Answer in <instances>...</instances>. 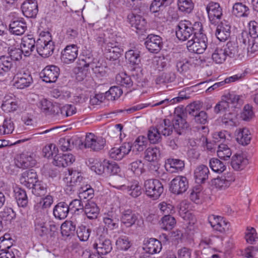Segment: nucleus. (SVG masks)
Returning <instances> with one entry per match:
<instances>
[{"label":"nucleus","instance_id":"nucleus-1","mask_svg":"<svg viewBox=\"0 0 258 258\" xmlns=\"http://www.w3.org/2000/svg\"><path fill=\"white\" fill-rule=\"evenodd\" d=\"M13 74V86L17 89H24L28 88L33 82L30 72L21 66H16Z\"/></svg>","mask_w":258,"mask_h":258},{"label":"nucleus","instance_id":"nucleus-2","mask_svg":"<svg viewBox=\"0 0 258 258\" xmlns=\"http://www.w3.org/2000/svg\"><path fill=\"white\" fill-rule=\"evenodd\" d=\"M54 44L51 40L49 32L46 35L41 36L36 41V48L38 53L43 57H47L52 54L54 49Z\"/></svg>","mask_w":258,"mask_h":258},{"label":"nucleus","instance_id":"nucleus-3","mask_svg":"<svg viewBox=\"0 0 258 258\" xmlns=\"http://www.w3.org/2000/svg\"><path fill=\"white\" fill-rule=\"evenodd\" d=\"M186 46L189 51L197 54L203 53L206 48L208 49L207 37L206 35L201 36L192 37L188 40Z\"/></svg>","mask_w":258,"mask_h":258},{"label":"nucleus","instance_id":"nucleus-4","mask_svg":"<svg viewBox=\"0 0 258 258\" xmlns=\"http://www.w3.org/2000/svg\"><path fill=\"white\" fill-rule=\"evenodd\" d=\"M105 143L106 141L102 137L96 136L92 133H88L84 141V146L92 151H99L104 148Z\"/></svg>","mask_w":258,"mask_h":258},{"label":"nucleus","instance_id":"nucleus-5","mask_svg":"<svg viewBox=\"0 0 258 258\" xmlns=\"http://www.w3.org/2000/svg\"><path fill=\"white\" fill-rule=\"evenodd\" d=\"M191 23L187 20H182L179 22L176 29V36L180 41L188 40L193 36Z\"/></svg>","mask_w":258,"mask_h":258},{"label":"nucleus","instance_id":"nucleus-6","mask_svg":"<svg viewBox=\"0 0 258 258\" xmlns=\"http://www.w3.org/2000/svg\"><path fill=\"white\" fill-rule=\"evenodd\" d=\"M35 154L32 152H23L15 159L16 166L20 168H27L36 164Z\"/></svg>","mask_w":258,"mask_h":258},{"label":"nucleus","instance_id":"nucleus-7","mask_svg":"<svg viewBox=\"0 0 258 258\" xmlns=\"http://www.w3.org/2000/svg\"><path fill=\"white\" fill-rule=\"evenodd\" d=\"M163 191V186L158 179L146 181V195L153 200L158 199Z\"/></svg>","mask_w":258,"mask_h":258},{"label":"nucleus","instance_id":"nucleus-8","mask_svg":"<svg viewBox=\"0 0 258 258\" xmlns=\"http://www.w3.org/2000/svg\"><path fill=\"white\" fill-rule=\"evenodd\" d=\"M209 222L214 230L221 234L226 233L229 230L230 224L221 216L212 215L209 217Z\"/></svg>","mask_w":258,"mask_h":258},{"label":"nucleus","instance_id":"nucleus-9","mask_svg":"<svg viewBox=\"0 0 258 258\" xmlns=\"http://www.w3.org/2000/svg\"><path fill=\"white\" fill-rule=\"evenodd\" d=\"M208 51L212 54V58L216 63H223L227 58L224 48L223 46L211 43L209 44Z\"/></svg>","mask_w":258,"mask_h":258},{"label":"nucleus","instance_id":"nucleus-10","mask_svg":"<svg viewBox=\"0 0 258 258\" xmlns=\"http://www.w3.org/2000/svg\"><path fill=\"white\" fill-rule=\"evenodd\" d=\"M188 187V182L184 176H177L173 178L170 182L171 191L176 195L184 192Z\"/></svg>","mask_w":258,"mask_h":258},{"label":"nucleus","instance_id":"nucleus-11","mask_svg":"<svg viewBox=\"0 0 258 258\" xmlns=\"http://www.w3.org/2000/svg\"><path fill=\"white\" fill-rule=\"evenodd\" d=\"M206 11L209 20L212 24H215L217 20H220L223 15L222 9L216 2H209L207 5Z\"/></svg>","mask_w":258,"mask_h":258},{"label":"nucleus","instance_id":"nucleus-12","mask_svg":"<svg viewBox=\"0 0 258 258\" xmlns=\"http://www.w3.org/2000/svg\"><path fill=\"white\" fill-rule=\"evenodd\" d=\"M189 114L194 117L195 122L198 124H205L208 122V115L205 111H200V105L197 103L190 104Z\"/></svg>","mask_w":258,"mask_h":258},{"label":"nucleus","instance_id":"nucleus-13","mask_svg":"<svg viewBox=\"0 0 258 258\" xmlns=\"http://www.w3.org/2000/svg\"><path fill=\"white\" fill-rule=\"evenodd\" d=\"M110 184L113 187L122 190H126L128 194L134 198L139 196L142 193L141 187L137 181H133L129 183L128 185H125L118 183L112 180Z\"/></svg>","mask_w":258,"mask_h":258},{"label":"nucleus","instance_id":"nucleus-14","mask_svg":"<svg viewBox=\"0 0 258 258\" xmlns=\"http://www.w3.org/2000/svg\"><path fill=\"white\" fill-rule=\"evenodd\" d=\"M68 172V175L63 179L67 186L66 189L70 191L74 190L75 187L81 185L83 177L79 172L76 171L69 170Z\"/></svg>","mask_w":258,"mask_h":258},{"label":"nucleus","instance_id":"nucleus-15","mask_svg":"<svg viewBox=\"0 0 258 258\" xmlns=\"http://www.w3.org/2000/svg\"><path fill=\"white\" fill-rule=\"evenodd\" d=\"M59 75V69L55 66L46 67L40 73V77L46 83H54Z\"/></svg>","mask_w":258,"mask_h":258},{"label":"nucleus","instance_id":"nucleus-16","mask_svg":"<svg viewBox=\"0 0 258 258\" xmlns=\"http://www.w3.org/2000/svg\"><path fill=\"white\" fill-rule=\"evenodd\" d=\"M26 23L23 18L13 19L10 22L9 30L11 34L15 35H22L27 29Z\"/></svg>","mask_w":258,"mask_h":258},{"label":"nucleus","instance_id":"nucleus-17","mask_svg":"<svg viewBox=\"0 0 258 258\" xmlns=\"http://www.w3.org/2000/svg\"><path fill=\"white\" fill-rule=\"evenodd\" d=\"M23 15L30 18H34L38 12V4L36 0H25L21 5Z\"/></svg>","mask_w":258,"mask_h":258},{"label":"nucleus","instance_id":"nucleus-18","mask_svg":"<svg viewBox=\"0 0 258 258\" xmlns=\"http://www.w3.org/2000/svg\"><path fill=\"white\" fill-rule=\"evenodd\" d=\"M163 46L162 38L158 35L149 34L146 37V48L151 53H157Z\"/></svg>","mask_w":258,"mask_h":258},{"label":"nucleus","instance_id":"nucleus-19","mask_svg":"<svg viewBox=\"0 0 258 258\" xmlns=\"http://www.w3.org/2000/svg\"><path fill=\"white\" fill-rule=\"evenodd\" d=\"M78 55V47L77 45H67L61 53V60L64 63L73 62L77 58Z\"/></svg>","mask_w":258,"mask_h":258},{"label":"nucleus","instance_id":"nucleus-20","mask_svg":"<svg viewBox=\"0 0 258 258\" xmlns=\"http://www.w3.org/2000/svg\"><path fill=\"white\" fill-rule=\"evenodd\" d=\"M93 247L97 250V252L101 255H106L109 253L112 249L110 240L102 235L100 236L96 240L93 244Z\"/></svg>","mask_w":258,"mask_h":258},{"label":"nucleus","instance_id":"nucleus-21","mask_svg":"<svg viewBox=\"0 0 258 258\" xmlns=\"http://www.w3.org/2000/svg\"><path fill=\"white\" fill-rule=\"evenodd\" d=\"M36 41L32 34L24 36L21 39V48L25 56H29L36 47Z\"/></svg>","mask_w":258,"mask_h":258},{"label":"nucleus","instance_id":"nucleus-22","mask_svg":"<svg viewBox=\"0 0 258 258\" xmlns=\"http://www.w3.org/2000/svg\"><path fill=\"white\" fill-rule=\"evenodd\" d=\"M20 183L28 188H31L37 181L36 172L33 169L23 172L20 178Z\"/></svg>","mask_w":258,"mask_h":258},{"label":"nucleus","instance_id":"nucleus-23","mask_svg":"<svg viewBox=\"0 0 258 258\" xmlns=\"http://www.w3.org/2000/svg\"><path fill=\"white\" fill-rule=\"evenodd\" d=\"M16 64L7 55L0 56V76H4L9 72H14Z\"/></svg>","mask_w":258,"mask_h":258},{"label":"nucleus","instance_id":"nucleus-24","mask_svg":"<svg viewBox=\"0 0 258 258\" xmlns=\"http://www.w3.org/2000/svg\"><path fill=\"white\" fill-rule=\"evenodd\" d=\"M89 59V58L86 59H79L78 62V64L80 66L79 67L83 69L90 67L91 68L93 72L97 75H100L101 76H103L105 74V71L103 67H101L99 63H97L94 61H88Z\"/></svg>","mask_w":258,"mask_h":258},{"label":"nucleus","instance_id":"nucleus-25","mask_svg":"<svg viewBox=\"0 0 258 258\" xmlns=\"http://www.w3.org/2000/svg\"><path fill=\"white\" fill-rule=\"evenodd\" d=\"M231 26L227 22H221L218 25L215 35L220 41L226 40L230 36Z\"/></svg>","mask_w":258,"mask_h":258},{"label":"nucleus","instance_id":"nucleus-26","mask_svg":"<svg viewBox=\"0 0 258 258\" xmlns=\"http://www.w3.org/2000/svg\"><path fill=\"white\" fill-rule=\"evenodd\" d=\"M53 202V198L50 195H47L41 198L34 206V210L38 213H45L51 207Z\"/></svg>","mask_w":258,"mask_h":258},{"label":"nucleus","instance_id":"nucleus-27","mask_svg":"<svg viewBox=\"0 0 258 258\" xmlns=\"http://www.w3.org/2000/svg\"><path fill=\"white\" fill-rule=\"evenodd\" d=\"M69 212L68 204L64 202H60L54 207L53 215L55 219L63 220L67 217Z\"/></svg>","mask_w":258,"mask_h":258},{"label":"nucleus","instance_id":"nucleus-28","mask_svg":"<svg viewBox=\"0 0 258 258\" xmlns=\"http://www.w3.org/2000/svg\"><path fill=\"white\" fill-rule=\"evenodd\" d=\"M119 211L121 214V221L127 227L133 225L137 220V217L132 212V210L125 209L123 207H119Z\"/></svg>","mask_w":258,"mask_h":258},{"label":"nucleus","instance_id":"nucleus-29","mask_svg":"<svg viewBox=\"0 0 258 258\" xmlns=\"http://www.w3.org/2000/svg\"><path fill=\"white\" fill-rule=\"evenodd\" d=\"M172 124L174 131L178 135H181L184 133L188 126L186 120L182 117L181 114L174 115Z\"/></svg>","mask_w":258,"mask_h":258},{"label":"nucleus","instance_id":"nucleus-30","mask_svg":"<svg viewBox=\"0 0 258 258\" xmlns=\"http://www.w3.org/2000/svg\"><path fill=\"white\" fill-rule=\"evenodd\" d=\"M234 181V178L230 174V176H227V177L223 176L214 179L212 184L216 188L220 190H224L228 187Z\"/></svg>","mask_w":258,"mask_h":258},{"label":"nucleus","instance_id":"nucleus-31","mask_svg":"<svg viewBox=\"0 0 258 258\" xmlns=\"http://www.w3.org/2000/svg\"><path fill=\"white\" fill-rule=\"evenodd\" d=\"M209 174L208 167L204 165H200L195 170L194 174L196 182L202 183L208 179Z\"/></svg>","mask_w":258,"mask_h":258},{"label":"nucleus","instance_id":"nucleus-32","mask_svg":"<svg viewBox=\"0 0 258 258\" xmlns=\"http://www.w3.org/2000/svg\"><path fill=\"white\" fill-rule=\"evenodd\" d=\"M84 212L88 218L96 219L99 213V209L97 204L93 201L87 200V203L84 206Z\"/></svg>","mask_w":258,"mask_h":258},{"label":"nucleus","instance_id":"nucleus-33","mask_svg":"<svg viewBox=\"0 0 258 258\" xmlns=\"http://www.w3.org/2000/svg\"><path fill=\"white\" fill-rule=\"evenodd\" d=\"M15 198L19 207L25 208L28 203V199L26 191L20 187L14 189Z\"/></svg>","mask_w":258,"mask_h":258},{"label":"nucleus","instance_id":"nucleus-34","mask_svg":"<svg viewBox=\"0 0 258 258\" xmlns=\"http://www.w3.org/2000/svg\"><path fill=\"white\" fill-rule=\"evenodd\" d=\"M228 57L236 58L240 55L239 48L237 41H228L225 46H223Z\"/></svg>","mask_w":258,"mask_h":258},{"label":"nucleus","instance_id":"nucleus-35","mask_svg":"<svg viewBox=\"0 0 258 258\" xmlns=\"http://www.w3.org/2000/svg\"><path fill=\"white\" fill-rule=\"evenodd\" d=\"M39 107L46 114H58V107L53 105L50 101L46 99L40 101Z\"/></svg>","mask_w":258,"mask_h":258},{"label":"nucleus","instance_id":"nucleus-36","mask_svg":"<svg viewBox=\"0 0 258 258\" xmlns=\"http://www.w3.org/2000/svg\"><path fill=\"white\" fill-rule=\"evenodd\" d=\"M18 107L16 99L11 95H6L3 100L2 105V109L5 112H13Z\"/></svg>","mask_w":258,"mask_h":258},{"label":"nucleus","instance_id":"nucleus-37","mask_svg":"<svg viewBox=\"0 0 258 258\" xmlns=\"http://www.w3.org/2000/svg\"><path fill=\"white\" fill-rule=\"evenodd\" d=\"M236 139L239 144L247 145L250 143L251 136L247 128H240L236 131Z\"/></svg>","mask_w":258,"mask_h":258},{"label":"nucleus","instance_id":"nucleus-38","mask_svg":"<svg viewBox=\"0 0 258 258\" xmlns=\"http://www.w3.org/2000/svg\"><path fill=\"white\" fill-rule=\"evenodd\" d=\"M184 167L183 161L178 159H168L165 164L167 170L170 172H175L182 170Z\"/></svg>","mask_w":258,"mask_h":258},{"label":"nucleus","instance_id":"nucleus-39","mask_svg":"<svg viewBox=\"0 0 258 258\" xmlns=\"http://www.w3.org/2000/svg\"><path fill=\"white\" fill-rule=\"evenodd\" d=\"M159 130L163 136H169L173 132V127L169 119H164L161 120L158 125Z\"/></svg>","mask_w":258,"mask_h":258},{"label":"nucleus","instance_id":"nucleus-40","mask_svg":"<svg viewBox=\"0 0 258 258\" xmlns=\"http://www.w3.org/2000/svg\"><path fill=\"white\" fill-rule=\"evenodd\" d=\"M118 218L117 215L113 212H109L103 217V222L106 226L110 229H113L117 227Z\"/></svg>","mask_w":258,"mask_h":258},{"label":"nucleus","instance_id":"nucleus-41","mask_svg":"<svg viewBox=\"0 0 258 258\" xmlns=\"http://www.w3.org/2000/svg\"><path fill=\"white\" fill-rule=\"evenodd\" d=\"M115 81L117 85L125 88H130L133 85L131 77L125 73H120L115 77Z\"/></svg>","mask_w":258,"mask_h":258},{"label":"nucleus","instance_id":"nucleus-42","mask_svg":"<svg viewBox=\"0 0 258 258\" xmlns=\"http://www.w3.org/2000/svg\"><path fill=\"white\" fill-rule=\"evenodd\" d=\"M249 13V8L241 3H236L233 6L232 13L236 17H247Z\"/></svg>","mask_w":258,"mask_h":258},{"label":"nucleus","instance_id":"nucleus-43","mask_svg":"<svg viewBox=\"0 0 258 258\" xmlns=\"http://www.w3.org/2000/svg\"><path fill=\"white\" fill-rule=\"evenodd\" d=\"M161 242L155 239L151 238L146 242V253L154 254L160 251L161 249Z\"/></svg>","mask_w":258,"mask_h":258},{"label":"nucleus","instance_id":"nucleus-44","mask_svg":"<svg viewBox=\"0 0 258 258\" xmlns=\"http://www.w3.org/2000/svg\"><path fill=\"white\" fill-rule=\"evenodd\" d=\"M247 160L240 154H235L232 157L231 165L233 169L238 170L242 169L247 164Z\"/></svg>","mask_w":258,"mask_h":258},{"label":"nucleus","instance_id":"nucleus-45","mask_svg":"<svg viewBox=\"0 0 258 258\" xmlns=\"http://www.w3.org/2000/svg\"><path fill=\"white\" fill-rule=\"evenodd\" d=\"M218 146L217 153L218 157L224 160L229 159L232 151L228 146L225 144H219Z\"/></svg>","mask_w":258,"mask_h":258},{"label":"nucleus","instance_id":"nucleus-46","mask_svg":"<svg viewBox=\"0 0 258 258\" xmlns=\"http://www.w3.org/2000/svg\"><path fill=\"white\" fill-rule=\"evenodd\" d=\"M60 228L62 235L69 236L74 233L76 226L73 221H66L61 224Z\"/></svg>","mask_w":258,"mask_h":258},{"label":"nucleus","instance_id":"nucleus-47","mask_svg":"<svg viewBox=\"0 0 258 258\" xmlns=\"http://www.w3.org/2000/svg\"><path fill=\"white\" fill-rule=\"evenodd\" d=\"M209 165L212 170L217 173H222L226 168L225 164L223 162L215 158H212L210 160Z\"/></svg>","mask_w":258,"mask_h":258},{"label":"nucleus","instance_id":"nucleus-48","mask_svg":"<svg viewBox=\"0 0 258 258\" xmlns=\"http://www.w3.org/2000/svg\"><path fill=\"white\" fill-rule=\"evenodd\" d=\"M176 224V221L173 217L170 215H165L162 218L160 226L165 230H171L174 228Z\"/></svg>","mask_w":258,"mask_h":258},{"label":"nucleus","instance_id":"nucleus-49","mask_svg":"<svg viewBox=\"0 0 258 258\" xmlns=\"http://www.w3.org/2000/svg\"><path fill=\"white\" fill-rule=\"evenodd\" d=\"M93 195L94 189L90 185L81 186L79 190V197L81 200L92 199Z\"/></svg>","mask_w":258,"mask_h":258},{"label":"nucleus","instance_id":"nucleus-50","mask_svg":"<svg viewBox=\"0 0 258 258\" xmlns=\"http://www.w3.org/2000/svg\"><path fill=\"white\" fill-rule=\"evenodd\" d=\"M173 1V0H153L150 5V12L153 13H158L161 7L167 6L171 4Z\"/></svg>","mask_w":258,"mask_h":258},{"label":"nucleus","instance_id":"nucleus-51","mask_svg":"<svg viewBox=\"0 0 258 258\" xmlns=\"http://www.w3.org/2000/svg\"><path fill=\"white\" fill-rule=\"evenodd\" d=\"M69 210L70 212L79 214L83 213L84 210V206L83 204L82 200L80 199H75L68 204Z\"/></svg>","mask_w":258,"mask_h":258},{"label":"nucleus","instance_id":"nucleus-52","mask_svg":"<svg viewBox=\"0 0 258 258\" xmlns=\"http://www.w3.org/2000/svg\"><path fill=\"white\" fill-rule=\"evenodd\" d=\"M122 94V90L120 87L116 86H112L106 91L107 100H115L118 99Z\"/></svg>","mask_w":258,"mask_h":258},{"label":"nucleus","instance_id":"nucleus-53","mask_svg":"<svg viewBox=\"0 0 258 258\" xmlns=\"http://www.w3.org/2000/svg\"><path fill=\"white\" fill-rule=\"evenodd\" d=\"M117 249L121 250H127L131 246V243L127 236L122 235L116 241Z\"/></svg>","mask_w":258,"mask_h":258},{"label":"nucleus","instance_id":"nucleus-54","mask_svg":"<svg viewBox=\"0 0 258 258\" xmlns=\"http://www.w3.org/2000/svg\"><path fill=\"white\" fill-rule=\"evenodd\" d=\"M14 130V125L11 119H5L0 125V135L10 134Z\"/></svg>","mask_w":258,"mask_h":258},{"label":"nucleus","instance_id":"nucleus-55","mask_svg":"<svg viewBox=\"0 0 258 258\" xmlns=\"http://www.w3.org/2000/svg\"><path fill=\"white\" fill-rule=\"evenodd\" d=\"M161 134L158 127H151L148 131V138L151 143L156 144L159 141Z\"/></svg>","mask_w":258,"mask_h":258},{"label":"nucleus","instance_id":"nucleus-56","mask_svg":"<svg viewBox=\"0 0 258 258\" xmlns=\"http://www.w3.org/2000/svg\"><path fill=\"white\" fill-rule=\"evenodd\" d=\"M31 188L33 194L38 197L44 196L47 192L46 185L38 180Z\"/></svg>","mask_w":258,"mask_h":258},{"label":"nucleus","instance_id":"nucleus-57","mask_svg":"<svg viewBox=\"0 0 258 258\" xmlns=\"http://www.w3.org/2000/svg\"><path fill=\"white\" fill-rule=\"evenodd\" d=\"M135 26L139 35H144L145 32V19L140 16H135Z\"/></svg>","mask_w":258,"mask_h":258},{"label":"nucleus","instance_id":"nucleus-58","mask_svg":"<svg viewBox=\"0 0 258 258\" xmlns=\"http://www.w3.org/2000/svg\"><path fill=\"white\" fill-rule=\"evenodd\" d=\"M178 7L180 11L189 13L194 8V4L191 0H178Z\"/></svg>","mask_w":258,"mask_h":258},{"label":"nucleus","instance_id":"nucleus-59","mask_svg":"<svg viewBox=\"0 0 258 258\" xmlns=\"http://www.w3.org/2000/svg\"><path fill=\"white\" fill-rule=\"evenodd\" d=\"M91 232L90 229L82 225L78 228L77 234L80 241H86L89 238Z\"/></svg>","mask_w":258,"mask_h":258},{"label":"nucleus","instance_id":"nucleus-60","mask_svg":"<svg viewBox=\"0 0 258 258\" xmlns=\"http://www.w3.org/2000/svg\"><path fill=\"white\" fill-rule=\"evenodd\" d=\"M202 188L200 186L194 187L191 190L189 195V199L196 204L201 203Z\"/></svg>","mask_w":258,"mask_h":258},{"label":"nucleus","instance_id":"nucleus-61","mask_svg":"<svg viewBox=\"0 0 258 258\" xmlns=\"http://www.w3.org/2000/svg\"><path fill=\"white\" fill-rule=\"evenodd\" d=\"M245 239L247 243L251 244L256 241L257 236L256 230L254 228L247 227L245 232Z\"/></svg>","mask_w":258,"mask_h":258},{"label":"nucleus","instance_id":"nucleus-62","mask_svg":"<svg viewBox=\"0 0 258 258\" xmlns=\"http://www.w3.org/2000/svg\"><path fill=\"white\" fill-rule=\"evenodd\" d=\"M106 163V160H104L103 162L96 160L91 166V169L97 174H102L106 171V165L105 164Z\"/></svg>","mask_w":258,"mask_h":258},{"label":"nucleus","instance_id":"nucleus-63","mask_svg":"<svg viewBox=\"0 0 258 258\" xmlns=\"http://www.w3.org/2000/svg\"><path fill=\"white\" fill-rule=\"evenodd\" d=\"M62 117H67L71 116L76 113V108L72 105L66 104L61 108L58 107Z\"/></svg>","mask_w":258,"mask_h":258},{"label":"nucleus","instance_id":"nucleus-64","mask_svg":"<svg viewBox=\"0 0 258 258\" xmlns=\"http://www.w3.org/2000/svg\"><path fill=\"white\" fill-rule=\"evenodd\" d=\"M24 54L23 50L21 48H12L7 55L13 61L14 63L16 64L15 61L19 60L22 58V54Z\"/></svg>","mask_w":258,"mask_h":258}]
</instances>
